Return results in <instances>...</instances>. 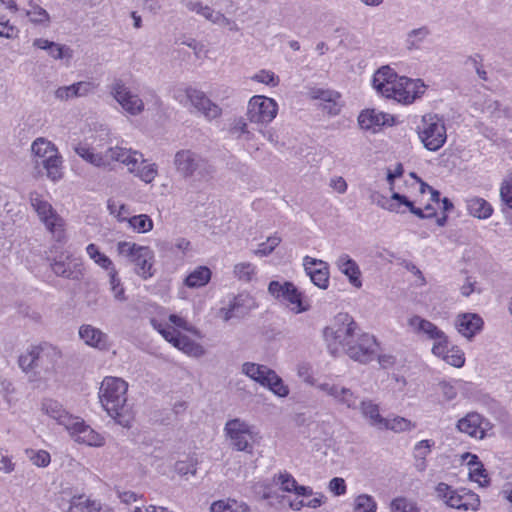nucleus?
Segmentation results:
<instances>
[{"instance_id":"nucleus-1","label":"nucleus","mask_w":512,"mask_h":512,"mask_svg":"<svg viewBox=\"0 0 512 512\" xmlns=\"http://www.w3.org/2000/svg\"><path fill=\"white\" fill-rule=\"evenodd\" d=\"M102 144L96 141H82L73 145L74 152L87 163L97 168L110 169L114 162H120L128 167L129 171L135 170L140 155L131 149L119 146H109L101 151Z\"/></svg>"},{"instance_id":"nucleus-2","label":"nucleus","mask_w":512,"mask_h":512,"mask_svg":"<svg viewBox=\"0 0 512 512\" xmlns=\"http://www.w3.org/2000/svg\"><path fill=\"white\" fill-rule=\"evenodd\" d=\"M128 384L121 378L106 377L100 386L99 398L103 408L120 425L129 424V407L127 405Z\"/></svg>"},{"instance_id":"nucleus-3","label":"nucleus","mask_w":512,"mask_h":512,"mask_svg":"<svg viewBox=\"0 0 512 512\" xmlns=\"http://www.w3.org/2000/svg\"><path fill=\"white\" fill-rule=\"evenodd\" d=\"M358 331V325L350 315L347 313L336 315L333 322L323 331L329 352L336 356L340 348L346 351V348L355 342Z\"/></svg>"},{"instance_id":"nucleus-4","label":"nucleus","mask_w":512,"mask_h":512,"mask_svg":"<svg viewBox=\"0 0 512 512\" xmlns=\"http://www.w3.org/2000/svg\"><path fill=\"white\" fill-rule=\"evenodd\" d=\"M36 167L43 166L46 176L53 182L63 177L62 157L54 144L44 138H37L31 145Z\"/></svg>"},{"instance_id":"nucleus-5","label":"nucleus","mask_w":512,"mask_h":512,"mask_svg":"<svg viewBox=\"0 0 512 512\" xmlns=\"http://www.w3.org/2000/svg\"><path fill=\"white\" fill-rule=\"evenodd\" d=\"M174 165L184 178L195 177L199 181L210 180L215 172L207 160L191 150L178 151L174 157Z\"/></svg>"},{"instance_id":"nucleus-6","label":"nucleus","mask_w":512,"mask_h":512,"mask_svg":"<svg viewBox=\"0 0 512 512\" xmlns=\"http://www.w3.org/2000/svg\"><path fill=\"white\" fill-rule=\"evenodd\" d=\"M418 135L424 147L429 151H438L446 142V127L437 115H424L418 127Z\"/></svg>"},{"instance_id":"nucleus-7","label":"nucleus","mask_w":512,"mask_h":512,"mask_svg":"<svg viewBox=\"0 0 512 512\" xmlns=\"http://www.w3.org/2000/svg\"><path fill=\"white\" fill-rule=\"evenodd\" d=\"M268 292L277 300L287 302L296 314L310 309L309 303L305 301L303 294L292 282L271 281L268 285Z\"/></svg>"},{"instance_id":"nucleus-8","label":"nucleus","mask_w":512,"mask_h":512,"mask_svg":"<svg viewBox=\"0 0 512 512\" xmlns=\"http://www.w3.org/2000/svg\"><path fill=\"white\" fill-rule=\"evenodd\" d=\"M30 202L37 212L39 219L45 225L47 230L57 239L61 240L64 235L63 219L56 213L52 205L43 200L39 194L33 193L30 196Z\"/></svg>"},{"instance_id":"nucleus-9","label":"nucleus","mask_w":512,"mask_h":512,"mask_svg":"<svg viewBox=\"0 0 512 512\" xmlns=\"http://www.w3.org/2000/svg\"><path fill=\"white\" fill-rule=\"evenodd\" d=\"M174 98L180 103H183V99L186 98L208 120L216 119L222 114V109L198 89L187 87L183 91L178 90Z\"/></svg>"},{"instance_id":"nucleus-10","label":"nucleus","mask_w":512,"mask_h":512,"mask_svg":"<svg viewBox=\"0 0 512 512\" xmlns=\"http://www.w3.org/2000/svg\"><path fill=\"white\" fill-rule=\"evenodd\" d=\"M408 325L415 333L424 334L427 338L434 340V344L432 346V353L434 355H441L444 353L447 348V344L449 343L448 337L434 323L418 315H414L408 320Z\"/></svg>"},{"instance_id":"nucleus-11","label":"nucleus","mask_w":512,"mask_h":512,"mask_svg":"<svg viewBox=\"0 0 512 512\" xmlns=\"http://www.w3.org/2000/svg\"><path fill=\"white\" fill-rule=\"evenodd\" d=\"M224 430L235 450L247 453L252 452L253 437L248 423L239 418H235L226 422Z\"/></svg>"},{"instance_id":"nucleus-12","label":"nucleus","mask_w":512,"mask_h":512,"mask_svg":"<svg viewBox=\"0 0 512 512\" xmlns=\"http://www.w3.org/2000/svg\"><path fill=\"white\" fill-rule=\"evenodd\" d=\"M378 343L369 333H358L355 342H352L345 353L354 361L362 364L371 362L377 355Z\"/></svg>"},{"instance_id":"nucleus-13","label":"nucleus","mask_w":512,"mask_h":512,"mask_svg":"<svg viewBox=\"0 0 512 512\" xmlns=\"http://www.w3.org/2000/svg\"><path fill=\"white\" fill-rule=\"evenodd\" d=\"M439 494L444 493L446 504L454 509H464L476 511L479 508V496L474 492L465 488L460 490H452L447 484L440 483L437 486Z\"/></svg>"},{"instance_id":"nucleus-14","label":"nucleus","mask_w":512,"mask_h":512,"mask_svg":"<svg viewBox=\"0 0 512 512\" xmlns=\"http://www.w3.org/2000/svg\"><path fill=\"white\" fill-rule=\"evenodd\" d=\"M426 86L421 79H411L402 76L394 85L393 92L385 95L403 104H411L425 92Z\"/></svg>"},{"instance_id":"nucleus-15","label":"nucleus","mask_w":512,"mask_h":512,"mask_svg":"<svg viewBox=\"0 0 512 512\" xmlns=\"http://www.w3.org/2000/svg\"><path fill=\"white\" fill-rule=\"evenodd\" d=\"M278 105L266 96H253L247 109V117L250 122L258 124L270 123L277 115Z\"/></svg>"},{"instance_id":"nucleus-16","label":"nucleus","mask_w":512,"mask_h":512,"mask_svg":"<svg viewBox=\"0 0 512 512\" xmlns=\"http://www.w3.org/2000/svg\"><path fill=\"white\" fill-rule=\"evenodd\" d=\"M110 93L118 104L130 115H139L144 111V102L134 94L122 80H116L110 89Z\"/></svg>"},{"instance_id":"nucleus-17","label":"nucleus","mask_w":512,"mask_h":512,"mask_svg":"<svg viewBox=\"0 0 512 512\" xmlns=\"http://www.w3.org/2000/svg\"><path fill=\"white\" fill-rule=\"evenodd\" d=\"M307 95L312 100H319L324 112L331 116H336L342 108L341 94L335 90L323 89L319 87L309 88Z\"/></svg>"},{"instance_id":"nucleus-18","label":"nucleus","mask_w":512,"mask_h":512,"mask_svg":"<svg viewBox=\"0 0 512 512\" xmlns=\"http://www.w3.org/2000/svg\"><path fill=\"white\" fill-rule=\"evenodd\" d=\"M36 373L49 372L61 357V352L49 343L34 345Z\"/></svg>"},{"instance_id":"nucleus-19","label":"nucleus","mask_w":512,"mask_h":512,"mask_svg":"<svg viewBox=\"0 0 512 512\" xmlns=\"http://www.w3.org/2000/svg\"><path fill=\"white\" fill-rule=\"evenodd\" d=\"M319 389L348 409L356 410L359 407L358 396L349 388L339 384L322 383L319 385Z\"/></svg>"},{"instance_id":"nucleus-20","label":"nucleus","mask_w":512,"mask_h":512,"mask_svg":"<svg viewBox=\"0 0 512 512\" xmlns=\"http://www.w3.org/2000/svg\"><path fill=\"white\" fill-rule=\"evenodd\" d=\"M67 430L75 436V440L79 443L89 446H102L104 443L103 437L78 417L74 418L72 425L68 426Z\"/></svg>"},{"instance_id":"nucleus-21","label":"nucleus","mask_w":512,"mask_h":512,"mask_svg":"<svg viewBox=\"0 0 512 512\" xmlns=\"http://www.w3.org/2000/svg\"><path fill=\"white\" fill-rule=\"evenodd\" d=\"M304 267L314 285L321 289L328 287L329 271L326 262L306 256L304 258Z\"/></svg>"},{"instance_id":"nucleus-22","label":"nucleus","mask_w":512,"mask_h":512,"mask_svg":"<svg viewBox=\"0 0 512 512\" xmlns=\"http://www.w3.org/2000/svg\"><path fill=\"white\" fill-rule=\"evenodd\" d=\"M483 319L475 313L459 314L455 320L457 331L468 339H472L483 328Z\"/></svg>"},{"instance_id":"nucleus-23","label":"nucleus","mask_w":512,"mask_h":512,"mask_svg":"<svg viewBox=\"0 0 512 512\" xmlns=\"http://www.w3.org/2000/svg\"><path fill=\"white\" fill-rule=\"evenodd\" d=\"M153 260V251L149 247L144 246L142 249H139L138 253L130 260V263L134 264L135 273L146 280L154 275Z\"/></svg>"},{"instance_id":"nucleus-24","label":"nucleus","mask_w":512,"mask_h":512,"mask_svg":"<svg viewBox=\"0 0 512 512\" xmlns=\"http://www.w3.org/2000/svg\"><path fill=\"white\" fill-rule=\"evenodd\" d=\"M392 119L390 114H386L375 109H367L358 116V124L364 130L376 132L382 126L389 123Z\"/></svg>"},{"instance_id":"nucleus-25","label":"nucleus","mask_w":512,"mask_h":512,"mask_svg":"<svg viewBox=\"0 0 512 512\" xmlns=\"http://www.w3.org/2000/svg\"><path fill=\"white\" fill-rule=\"evenodd\" d=\"M358 410L369 426L382 430L386 418L380 414V407L371 399H363L359 403Z\"/></svg>"},{"instance_id":"nucleus-26","label":"nucleus","mask_w":512,"mask_h":512,"mask_svg":"<svg viewBox=\"0 0 512 512\" xmlns=\"http://www.w3.org/2000/svg\"><path fill=\"white\" fill-rule=\"evenodd\" d=\"M399 78L389 66H382L374 74L373 87L382 96H385L387 93L393 92L394 85Z\"/></svg>"},{"instance_id":"nucleus-27","label":"nucleus","mask_w":512,"mask_h":512,"mask_svg":"<svg viewBox=\"0 0 512 512\" xmlns=\"http://www.w3.org/2000/svg\"><path fill=\"white\" fill-rule=\"evenodd\" d=\"M42 411L47 414L49 417L56 420L60 425H63L66 429L68 426L72 425V421L74 418L70 415L56 400L53 399H44L41 404Z\"/></svg>"},{"instance_id":"nucleus-28","label":"nucleus","mask_w":512,"mask_h":512,"mask_svg":"<svg viewBox=\"0 0 512 512\" xmlns=\"http://www.w3.org/2000/svg\"><path fill=\"white\" fill-rule=\"evenodd\" d=\"M482 416L478 413H468L457 423L460 432L466 433L471 437L482 439L485 435L484 429L481 427Z\"/></svg>"},{"instance_id":"nucleus-29","label":"nucleus","mask_w":512,"mask_h":512,"mask_svg":"<svg viewBox=\"0 0 512 512\" xmlns=\"http://www.w3.org/2000/svg\"><path fill=\"white\" fill-rule=\"evenodd\" d=\"M336 265L338 269L348 277L350 283L354 287L360 288L362 286V281L360 279V268L358 264L349 255H340L336 261Z\"/></svg>"},{"instance_id":"nucleus-30","label":"nucleus","mask_w":512,"mask_h":512,"mask_svg":"<svg viewBox=\"0 0 512 512\" xmlns=\"http://www.w3.org/2000/svg\"><path fill=\"white\" fill-rule=\"evenodd\" d=\"M79 336L89 346L99 349L107 347L108 336L92 325H82L79 329Z\"/></svg>"},{"instance_id":"nucleus-31","label":"nucleus","mask_w":512,"mask_h":512,"mask_svg":"<svg viewBox=\"0 0 512 512\" xmlns=\"http://www.w3.org/2000/svg\"><path fill=\"white\" fill-rule=\"evenodd\" d=\"M466 208L469 215L478 219H487L493 213V207L484 198L473 196L466 199Z\"/></svg>"},{"instance_id":"nucleus-32","label":"nucleus","mask_w":512,"mask_h":512,"mask_svg":"<svg viewBox=\"0 0 512 512\" xmlns=\"http://www.w3.org/2000/svg\"><path fill=\"white\" fill-rule=\"evenodd\" d=\"M34 46L46 50L48 54L58 60L72 57V50L66 45L58 44L47 39L39 38L34 41Z\"/></svg>"},{"instance_id":"nucleus-33","label":"nucleus","mask_w":512,"mask_h":512,"mask_svg":"<svg viewBox=\"0 0 512 512\" xmlns=\"http://www.w3.org/2000/svg\"><path fill=\"white\" fill-rule=\"evenodd\" d=\"M273 370L265 365H260L252 362H246L242 365V373L259 383L261 386H265L266 382Z\"/></svg>"},{"instance_id":"nucleus-34","label":"nucleus","mask_w":512,"mask_h":512,"mask_svg":"<svg viewBox=\"0 0 512 512\" xmlns=\"http://www.w3.org/2000/svg\"><path fill=\"white\" fill-rule=\"evenodd\" d=\"M192 11L203 16L205 19L218 25H230L231 20L219 11H214L209 6H203L200 2L193 3L190 7Z\"/></svg>"},{"instance_id":"nucleus-35","label":"nucleus","mask_w":512,"mask_h":512,"mask_svg":"<svg viewBox=\"0 0 512 512\" xmlns=\"http://www.w3.org/2000/svg\"><path fill=\"white\" fill-rule=\"evenodd\" d=\"M174 347L195 358L202 357L205 354V349L201 344L182 334L180 338L176 340V343H174Z\"/></svg>"},{"instance_id":"nucleus-36","label":"nucleus","mask_w":512,"mask_h":512,"mask_svg":"<svg viewBox=\"0 0 512 512\" xmlns=\"http://www.w3.org/2000/svg\"><path fill=\"white\" fill-rule=\"evenodd\" d=\"M431 34L427 26L412 29L406 35L405 45L409 51L420 49L421 44Z\"/></svg>"},{"instance_id":"nucleus-37","label":"nucleus","mask_w":512,"mask_h":512,"mask_svg":"<svg viewBox=\"0 0 512 512\" xmlns=\"http://www.w3.org/2000/svg\"><path fill=\"white\" fill-rule=\"evenodd\" d=\"M211 270L206 266H200L192 271L185 279V284L190 288L205 286L211 279Z\"/></svg>"},{"instance_id":"nucleus-38","label":"nucleus","mask_w":512,"mask_h":512,"mask_svg":"<svg viewBox=\"0 0 512 512\" xmlns=\"http://www.w3.org/2000/svg\"><path fill=\"white\" fill-rule=\"evenodd\" d=\"M136 152L140 155V158L135 165V170L130 172L135 173L145 183H151L157 176V167L155 164H145L146 161L143 159V155L138 151Z\"/></svg>"},{"instance_id":"nucleus-39","label":"nucleus","mask_w":512,"mask_h":512,"mask_svg":"<svg viewBox=\"0 0 512 512\" xmlns=\"http://www.w3.org/2000/svg\"><path fill=\"white\" fill-rule=\"evenodd\" d=\"M270 377L265 384V388H268L273 394L278 397H287L289 395V388L284 384L282 378L273 370L272 373H269Z\"/></svg>"},{"instance_id":"nucleus-40","label":"nucleus","mask_w":512,"mask_h":512,"mask_svg":"<svg viewBox=\"0 0 512 512\" xmlns=\"http://www.w3.org/2000/svg\"><path fill=\"white\" fill-rule=\"evenodd\" d=\"M448 345L449 343L447 346ZM436 356L441 357L447 364L456 368L462 367L465 363L464 352L456 346H452L451 348L447 347L443 354Z\"/></svg>"},{"instance_id":"nucleus-41","label":"nucleus","mask_w":512,"mask_h":512,"mask_svg":"<svg viewBox=\"0 0 512 512\" xmlns=\"http://www.w3.org/2000/svg\"><path fill=\"white\" fill-rule=\"evenodd\" d=\"M416 427L415 423H412L410 420L396 416L392 419L386 418V423L383 425L382 430H391L395 433H401L405 431H410Z\"/></svg>"},{"instance_id":"nucleus-42","label":"nucleus","mask_w":512,"mask_h":512,"mask_svg":"<svg viewBox=\"0 0 512 512\" xmlns=\"http://www.w3.org/2000/svg\"><path fill=\"white\" fill-rule=\"evenodd\" d=\"M238 509H241V512H247L248 506L244 503L238 505L234 499L218 500L210 505V512H226L227 510L237 512Z\"/></svg>"},{"instance_id":"nucleus-43","label":"nucleus","mask_w":512,"mask_h":512,"mask_svg":"<svg viewBox=\"0 0 512 512\" xmlns=\"http://www.w3.org/2000/svg\"><path fill=\"white\" fill-rule=\"evenodd\" d=\"M127 222L129 227L137 233H147L153 229V221L146 214L129 217Z\"/></svg>"},{"instance_id":"nucleus-44","label":"nucleus","mask_w":512,"mask_h":512,"mask_svg":"<svg viewBox=\"0 0 512 512\" xmlns=\"http://www.w3.org/2000/svg\"><path fill=\"white\" fill-rule=\"evenodd\" d=\"M79 510L83 511L87 509L88 512H99L101 509L100 503L96 501H92L84 495L74 496L70 501L69 510Z\"/></svg>"},{"instance_id":"nucleus-45","label":"nucleus","mask_w":512,"mask_h":512,"mask_svg":"<svg viewBox=\"0 0 512 512\" xmlns=\"http://www.w3.org/2000/svg\"><path fill=\"white\" fill-rule=\"evenodd\" d=\"M86 251L90 258L93 259L94 262L98 264L100 267L108 271L114 268V265L110 258L107 257L105 254L101 253L95 244H89L86 248Z\"/></svg>"},{"instance_id":"nucleus-46","label":"nucleus","mask_w":512,"mask_h":512,"mask_svg":"<svg viewBox=\"0 0 512 512\" xmlns=\"http://www.w3.org/2000/svg\"><path fill=\"white\" fill-rule=\"evenodd\" d=\"M35 351L34 345H31L27 350L18 357V365L20 369L25 372H35Z\"/></svg>"},{"instance_id":"nucleus-47","label":"nucleus","mask_w":512,"mask_h":512,"mask_svg":"<svg viewBox=\"0 0 512 512\" xmlns=\"http://www.w3.org/2000/svg\"><path fill=\"white\" fill-rule=\"evenodd\" d=\"M110 285L111 291L113 292V296L117 301L123 302L126 300L125 289L121 284V281L118 277V273L115 268H112L109 271Z\"/></svg>"},{"instance_id":"nucleus-48","label":"nucleus","mask_w":512,"mask_h":512,"mask_svg":"<svg viewBox=\"0 0 512 512\" xmlns=\"http://www.w3.org/2000/svg\"><path fill=\"white\" fill-rule=\"evenodd\" d=\"M233 273L238 280L249 282L255 274V266L249 262L238 263L234 266Z\"/></svg>"},{"instance_id":"nucleus-49","label":"nucleus","mask_w":512,"mask_h":512,"mask_svg":"<svg viewBox=\"0 0 512 512\" xmlns=\"http://www.w3.org/2000/svg\"><path fill=\"white\" fill-rule=\"evenodd\" d=\"M354 509L357 512H376L377 504L372 496L362 494L355 499Z\"/></svg>"},{"instance_id":"nucleus-50","label":"nucleus","mask_w":512,"mask_h":512,"mask_svg":"<svg viewBox=\"0 0 512 512\" xmlns=\"http://www.w3.org/2000/svg\"><path fill=\"white\" fill-rule=\"evenodd\" d=\"M107 208L110 214L114 215L118 219V221H128V215L130 214V212L129 207L127 205L119 204L117 201L110 199L108 200Z\"/></svg>"},{"instance_id":"nucleus-51","label":"nucleus","mask_w":512,"mask_h":512,"mask_svg":"<svg viewBox=\"0 0 512 512\" xmlns=\"http://www.w3.org/2000/svg\"><path fill=\"white\" fill-rule=\"evenodd\" d=\"M144 246H140L136 243L121 241L117 244V252L119 255L130 260L138 253L139 249H142Z\"/></svg>"},{"instance_id":"nucleus-52","label":"nucleus","mask_w":512,"mask_h":512,"mask_svg":"<svg viewBox=\"0 0 512 512\" xmlns=\"http://www.w3.org/2000/svg\"><path fill=\"white\" fill-rule=\"evenodd\" d=\"M280 242L281 238L277 235H273L269 237L266 242L259 244L258 249L255 250V254L258 256H268L280 244Z\"/></svg>"},{"instance_id":"nucleus-53","label":"nucleus","mask_w":512,"mask_h":512,"mask_svg":"<svg viewBox=\"0 0 512 512\" xmlns=\"http://www.w3.org/2000/svg\"><path fill=\"white\" fill-rule=\"evenodd\" d=\"M390 508L392 512H416L414 503L405 497L395 498L391 502Z\"/></svg>"},{"instance_id":"nucleus-54","label":"nucleus","mask_w":512,"mask_h":512,"mask_svg":"<svg viewBox=\"0 0 512 512\" xmlns=\"http://www.w3.org/2000/svg\"><path fill=\"white\" fill-rule=\"evenodd\" d=\"M229 133L239 138L241 135H246V139H250L251 133L247 130V123L244 118L239 117L233 120Z\"/></svg>"},{"instance_id":"nucleus-55","label":"nucleus","mask_w":512,"mask_h":512,"mask_svg":"<svg viewBox=\"0 0 512 512\" xmlns=\"http://www.w3.org/2000/svg\"><path fill=\"white\" fill-rule=\"evenodd\" d=\"M252 80L275 87L279 83V77L269 70H261L252 76Z\"/></svg>"},{"instance_id":"nucleus-56","label":"nucleus","mask_w":512,"mask_h":512,"mask_svg":"<svg viewBox=\"0 0 512 512\" xmlns=\"http://www.w3.org/2000/svg\"><path fill=\"white\" fill-rule=\"evenodd\" d=\"M500 197L504 204L512 209V174L501 184Z\"/></svg>"},{"instance_id":"nucleus-57","label":"nucleus","mask_w":512,"mask_h":512,"mask_svg":"<svg viewBox=\"0 0 512 512\" xmlns=\"http://www.w3.org/2000/svg\"><path fill=\"white\" fill-rule=\"evenodd\" d=\"M175 471L181 476H186L188 474L195 475L197 471L196 461L193 458H190L187 461H177L175 463Z\"/></svg>"},{"instance_id":"nucleus-58","label":"nucleus","mask_w":512,"mask_h":512,"mask_svg":"<svg viewBox=\"0 0 512 512\" xmlns=\"http://www.w3.org/2000/svg\"><path fill=\"white\" fill-rule=\"evenodd\" d=\"M370 198L373 202H375L378 206L382 207L383 209H386L390 212L402 213V211L399 210L398 204H390L391 201H389L385 196L378 192H373Z\"/></svg>"},{"instance_id":"nucleus-59","label":"nucleus","mask_w":512,"mask_h":512,"mask_svg":"<svg viewBox=\"0 0 512 512\" xmlns=\"http://www.w3.org/2000/svg\"><path fill=\"white\" fill-rule=\"evenodd\" d=\"M27 16L34 23L42 24L49 21V14L45 9L38 5H34L27 11Z\"/></svg>"},{"instance_id":"nucleus-60","label":"nucleus","mask_w":512,"mask_h":512,"mask_svg":"<svg viewBox=\"0 0 512 512\" xmlns=\"http://www.w3.org/2000/svg\"><path fill=\"white\" fill-rule=\"evenodd\" d=\"M85 141H96L97 144H102L101 151L111 146V140L109 137V131L107 129H100L95 134L84 139Z\"/></svg>"},{"instance_id":"nucleus-61","label":"nucleus","mask_w":512,"mask_h":512,"mask_svg":"<svg viewBox=\"0 0 512 512\" xmlns=\"http://www.w3.org/2000/svg\"><path fill=\"white\" fill-rule=\"evenodd\" d=\"M434 442L431 440H421L414 447L415 459H426L427 455L431 452V447Z\"/></svg>"},{"instance_id":"nucleus-62","label":"nucleus","mask_w":512,"mask_h":512,"mask_svg":"<svg viewBox=\"0 0 512 512\" xmlns=\"http://www.w3.org/2000/svg\"><path fill=\"white\" fill-rule=\"evenodd\" d=\"M29 456L32 463L38 467H46L50 463V454L45 450L33 451L31 450Z\"/></svg>"},{"instance_id":"nucleus-63","label":"nucleus","mask_w":512,"mask_h":512,"mask_svg":"<svg viewBox=\"0 0 512 512\" xmlns=\"http://www.w3.org/2000/svg\"><path fill=\"white\" fill-rule=\"evenodd\" d=\"M51 268H52V271L57 276H61V277L68 278V279L75 278L74 271L70 268V265L66 264L65 262L55 261L51 265Z\"/></svg>"},{"instance_id":"nucleus-64","label":"nucleus","mask_w":512,"mask_h":512,"mask_svg":"<svg viewBox=\"0 0 512 512\" xmlns=\"http://www.w3.org/2000/svg\"><path fill=\"white\" fill-rule=\"evenodd\" d=\"M75 84V96L76 97H83L87 96L88 94L92 93L96 86L94 83L90 81H80Z\"/></svg>"}]
</instances>
